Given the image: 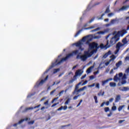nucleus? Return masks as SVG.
<instances>
[{"label": "nucleus", "instance_id": "1", "mask_svg": "<svg viewBox=\"0 0 129 129\" xmlns=\"http://www.w3.org/2000/svg\"><path fill=\"white\" fill-rule=\"evenodd\" d=\"M92 40V36L88 35L87 36L84 37L81 40L76 44H73V45H76L77 47H79L81 51H83L84 50V48H82V45L84 44V42H86V44H89V49L88 51H85L84 54L81 55V52H79V50H75L73 52V54H75L77 56V59H80L83 62L86 61L88 58H90L93 53H96L97 51V46L98 44L95 42H92L89 43L90 41Z\"/></svg>", "mask_w": 129, "mask_h": 129}, {"label": "nucleus", "instance_id": "2", "mask_svg": "<svg viewBox=\"0 0 129 129\" xmlns=\"http://www.w3.org/2000/svg\"><path fill=\"white\" fill-rule=\"evenodd\" d=\"M126 33H127V31H126L125 29H123L122 30H121L118 32L114 31L112 33V34L108 35V36H107V37L106 38V40H107V38H109V36H112L110 40V41L109 42L108 40H107V43L105 45H104L102 43L101 44L100 48L106 49L109 47H111V46H113L114 44H116V42H118V41H119V37H120V36L121 37L124 36V35H125Z\"/></svg>", "mask_w": 129, "mask_h": 129}, {"label": "nucleus", "instance_id": "3", "mask_svg": "<svg viewBox=\"0 0 129 129\" xmlns=\"http://www.w3.org/2000/svg\"><path fill=\"white\" fill-rule=\"evenodd\" d=\"M126 79V75L125 74H122V73H119L118 75L116 74L113 79L115 82H117V81L121 82V84H125L126 82L125 80Z\"/></svg>", "mask_w": 129, "mask_h": 129}, {"label": "nucleus", "instance_id": "4", "mask_svg": "<svg viewBox=\"0 0 129 129\" xmlns=\"http://www.w3.org/2000/svg\"><path fill=\"white\" fill-rule=\"evenodd\" d=\"M73 55V53H70L69 54H68L66 57L62 58L60 61H59V59H56V61L52 63V65L50 67L49 69H52V68H53V67H55V66H59V65L62 64V63H63V62H65V61H66V60H67L68 59H69V58H70V57H72V56Z\"/></svg>", "mask_w": 129, "mask_h": 129}, {"label": "nucleus", "instance_id": "5", "mask_svg": "<svg viewBox=\"0 0 129 129\" xmlns=\"http://www.w3.org/2000/svg\"><path fill=\"white\" fill-rule=\"evenodd\" d=\"M49 77V76H47L46 78L44 79V80L42 79L41 81H39L36 83V86L37 87H39L40 86H42L43 84L48 80V78Z\"/></svg>", "mask_w": 129, "mask_h": 129}, {"label": "nucleus", "instance_id": "6", "mask_svg": "<svg viewBox=\"0 0 129 129\" xmlns=\"http://www.w3.org/2000/svg\"><path fill=\"white\" fill-rule=\"evenodd\" d=\"M122 46H123V45H122V44L120 42H118L116 46V50L114 51V54L115 55H116L118 52L119 51V49H120V48H121V47H122Z\"/></svg>", "mask_w": 129, "mask_h": 129}, {"label": "nucleus", "instance_id": "7", "mask_svg": "<svg viewBox=\"0 0 129 129\" xmlns=\"http://www.w3.org/2000/svg\"><path fill=\"white\" fill-rule=\"evenodd\" d=\"M128 8H129V6H123L122 8L117 10L116 12H121L123 11H126V10H127Z\"/></svg>", "mask_w": 129, "mask_h": 129}, {"label": "nucleus", "instance_id": "8", "mask_svg": "<svg viewBox=\"0 0 129 129\" xmlns=\"http://www.w3.org/2000/svg\"><path fill=\"white\" fill-rule=\"evenodd\" d=\"M120 91H128L129 88L128 87H122L118 88Z\"/></svg>", "mask_w": 129, "mask_h": 129}, {"label": "nucleus", "instance_id": "9", "mask_svg": "<svg viewBox=\"0 0 129 129\" xmlns=\"http://www.w3.org/2000/svg\"><path fill=\"white\" fill-rule=\"evenodd\" d=\"M112 81V78H109V79H107V80H106L105 81H103L102 82V86H104V85H105V84H106V83H107V82H108L109 81Z\"/></svg>", "mask_w": 129, "mask_h": 129}, {"label": "nucleus", "instance_id": "10", "mask_svg": "<svg viewBox=\"0 0 129 129\" xmlns=\"http://www.w3.org/2000/svg\"><path fill=\"white\" fill-rule=\"evenodd\" d=\"M81 74V70H79L76 72V75L74 76V78H76V77L77 76H80Z\"/></svg>", "mask_w": 129, "mask_h": 129}, {"label": "nucleus", "instance_id": "11", "mask_svg": "<svg viewBox=\"0 0 129 129\" xmlns=\"http://www.w3.org/2000/svg\"><path fill=\"white\" fill-rule=\"evenodd\" d=\"M94 68V66L90 67L87 70V73L89 74V73H90L91 71H92V69Z\"/></svg>", "mask_w": 129, "mask_h": 129}, {"label": "nucleus", "instance_id": "12", "mask_svg": "<svg viewBox=\"0 0 129 129\" xmlns=\"http://www.w3.org/2000/svg\"><path fill=\"white\" fill-rule=\"evenodd\" d=\"M80 92H81V90L80 89H78L77 90L73 92L72 94H73V95H74L75 94V93H77V95L79 94V93H80Z\"/></svg>", "mask_w": 129, "mask_h": 129}, {"label": "nucleus", "instance_id": "13", "mask_svg": "<svg viewBox=\"0 0 129 129\" xmlns=\"http://www.w3.org/2000/svg\"><path fill=\"white\" fill-rule=\"evenodd\" d=\"M30 120V118L29 119L28 117H26L25 119H22L21 120L19 121L18 123H22V122H23V121H25V120H26V121H28V120Z\"/></svg>", "mask_w": 129, "mask_h": 129}, {"label": "nucleus", "instance_id": "14", "mask_svg": "<svg viewBox=\"0 0 129 129\" xmlns=\"http://www.w3.org/2000/svg\"><path fill=\"white\" fill-rule=\"evenodd\" d=\"M122 43H123V46H124V45H126V44H127V39L126 38H124L122 41Z\"/></svg>", "mask_w": 129, "mask_h": 129}, {"label": "nucleus", "instance_id": "15", "mask_svg": "<svg viewBox=\"0 0 129 129\" xmlns=\"http://www.w3.org/2000/svg\"><path fill=\"white\" fill-rule=\"evenodd\" d=\"M117 21V19H112L111 20V21L110 22L111 25H114L115 23H116V21Z\"/></svg>", "mask_w": 129, "mask_h": 129}, {"label": "nucleus", "instance_id": "16", "mask_svg": "<svg viewBox=\"0 0 129 129\" xmlns=\"http://www.w3.org/2000/svg\"><path fill=\"white\" fill-rule=\"evenodd\" d=\"M109 86H110L111 87H116V83H114V82H110V83H109Z\"/></svg>", "mask_w": 129, "mask_h": 129}, {"label": "nucleus", "instance_id": "17", "mask_svg": "<svg viewBox=\"0 0 129 129\" xmlns=\"http://www.w3.org/2000/svg\"><path fill=\"white\" fill-rule=\"evenodd\" d=\"M120 100V96L119 95H117L115 101L116 102H118Z\"/></svg>", "mask_w": 129, "mask_h": 129}, {"label": "nucleus", "instance_id": "18", "mask_svg": "<svg viewBox=\"0 0 129 129\" xmlns=\"http://www.w3.org/2000/svg\"><path fill=\"white\" fill-rule=\"evenodd\" d=\"M110 54H111V51L109 50L108 52L105 54V55L103 56V58H106V57H107L108 55H110Z\"/></svg>", "mask_w": 129, "mask_h": 129}, {"label": "nucleus", "instance_id": "19", "mask_svg": "<svg viewBox=\"0 0 129 129\" xmlns=\"http://www.w3.org/2000/svg\"><path fill=\"white\" fill-rule=\"evenodd\" d=\"M77 78H74V79L71 80L69 81V84H72L74 81H75V80H77Z\"/></svg>", "mask_w": 129, "mask_h": 129}, {"label": "nucleus", "instance_id": "20", "mask_svg": "<svg viewBox=\"0 0 129 129\" xmlns=\"http://www.w3.org/2000/svg\"><path fill=\"white\" fill-rule=\"evenodd\" d=\"M31 109H33V107L26 108L24 111H23V112H26V111H28V110H31Z\"/></svg>", "mask_w": 129, "mask_h": 129}, {"label": "nucleus", "instance_id": "21", "mask_svg": "<svg viewBox=\"0 0 129 129\" xmlns=\"http://www.w3.org/2000/svg\"><path fill=\"white\" fill-rule=\"evenodd\" d=\"M83 30V29H81V30H79L78 32H77V33L75 35V37H78L79 35H80V33H81V32H82Z\"/></svg>", "mask_w": 129, "mask_h": 129}, {"label": "nucleus", "instance_id": "22", "mask_svg": "<svg viewBox=\"0 0 129 129\" xmlns=\"http://www.w3.org/2000/svg\"><path fill=\"white\" fill-rule=\"evenodd\" d=\"M110 61H114V59L116 58V56H115L114 55H112L110 57Z\"/></svg>", "mask_w": 129, "mask_h": 129}, {"label": "nucleus", "instance_id": "23", "mask_svg": "<svg viewBox=\"0 0 129 129\" xmlns=\"http://www.w3.org/2000/svg\"><path fill=\"white\" fill-rule=\"evenodd\" d=\"M122 63V62L121 61H119L118 62L116 63V67L118 68L120 66H121V64Z\"/></svg>", "mask_w": 129, "mask_h": 129}, {"label": "nucleus", "instance_id": "24", "mask_svg": "<svg viewBox=\"0 0 129 129\" xmlns=\"http://www.w3.org/2000/svg\"><path fill=\"white\" fill-rule=\"evenodd\" d=\"M60 71V69H55L53 70V74H56V73H57V72H59Z\"/></svg>", "mask_w": 129, "mask_h": 129}, {"label": "nucleus", "instance_id": "25", "mask_svg": "<svg viewBox=\"0 0 129 129\" xmlns=\"http://www.w3.org/2000/svg\"><path fill=\"white\" fill-rule=\"evenodd\" d=\"M85 89H87V86H84L81 88H80V90H81V91H84V90H85Z\"/></svg>", "mask_w": 129, "mask_h": 129}, {"label": "nucleus", "instance_id": "26", "mask_svg": "<svg viewBox=\"0 0 129 129\" xmlns=\"http://www.w3.org/2000/svg\"><path fill=\"white\" fill-rule=\"evenodd\" d=\"M113 16H114V13H109L108 14V17L109 18H110L111 17H113Z\"/></svg>", "mask_w": 129, "mask_h": 129}, {"label": "nucleus", "instance_id": "27", "mask_svg": "<svg viewBox=\"0 0 129 129\" xmlns=\"http://www.w3.org/2000/svg\"><path fill=\"white\" fill-rule=\"evenodd\" d=\"M96 34H98L99 35H104V34H105V32L99 31V32H98Z\"/></svg>", "mask_w": 129, "mask_h": 129}, {"label": "nucleus", "instance_id": "28", "mask_svg": "<svg viewBox=\"0 0 129 129\" xmlns=\"http://www.w3.org/2000/svg\"><path fill=\"white\" fill-rule=\"evenodd\" d=\"M100 30V28L98 27L95 29H94L93 30H91V32H97V31H99Z\"/></svg>", "mask_w": 129, "mask_h": 129}, {"label": "nucleus", "instance_id": "29", "mask_svg": "<svg viewBox=\"0 0 129 129\" xmlns=\"http://www.w3.org/2000/svg\"><path fill=\"white\" fill-rule=\"evenodd\" d=\"M70 100L71 99L69 98L64 103L65 105H67V104H69L70 103Z\"/></svg>", "mask_w": 129, "mask_h": 129}, {"label": "nucleus", "instance_id": "30", "mask_svg": "<svg viewBox=\"0 0 129 129\" xmlns=\"http://www.w3.org/2000/svg\"><path fill=\"white\" fill-rule=\"evenodd\" d=\"M124 106H125V105H124L120 106L118 108V111H120L122 109V108L124 107Z\"/></svg>", "mask_w": 129, "mask_h": 129}, {"label": "nucleus", "instance_id": "31", "mask_svg": "<svg viewBox=\"0 0 129 129\" xmlns=\"http://www.w3.org/2000/svg\"><path fill=\"white\" fill-rule=\"evenodd\" d=\"M78 89H79V85L77 84V85L75 86V88L74 91H76V90Z\"/></svg>", "mask_w": 129, "mask_h": 129}, {"label": "nucleus", "instance_id": "32", "mask_svg": "<svg viewBox=\"0 0 129 129\" xmlns=\"http://www.w3.org/2000/svg\"><path fill=\"white\" fill-rule=\"evenodd\" d=\"M94 99H95V103H98V101H97V96H95L94 97Z\"/></svg>", "mask_w": 129, "mask_h": 129}, {"label": "nucleus", "instance_id": "33", "mask_svg": "<svg viewBox=\"0 0 129 129\" xmlns=\"http://www.w3.org/2000/svg\"><path fill=\"white\" fill-rule=\"evenodd\" d=\"M64 90H62L58 94V95H59V97H60V96H61V95H62V94H63V93H64Z\"/></svg>", "mask_w": 129, "mask_h": 129}, {"label": "nucleus", "instance_id": "34", "mask_svg": "<svg viewBox=\"0 0 129 129\" xmlns=\"http://www.w3.org/2000/svg\"><path fill=\"white\" fill-rule=\"evenodd\" d=\"M100 84H99V83H97L96 84V88H97L98 89H99V88H100Z\"/></svg>", "mask_w": 129, "mask_h": 129}, {"label": "nucleus", "instance_id": "35", "mask_svg": "<svg viewBox=\"0 0 129 129\" xmlns=\"http://www.w3.org/2000/svg\"><path fill=\"white\" fill-rule=\"evenodd\" d=\"M108 13H110V10H109V8H107L105 12V14H106Z\"/></svg>", "mask_w": 129, "mask_h": 129}, {"label": "nucleus", "instance_id": "36", "mask_svg": "<svg viewBox=\"0 0 129 129\" xmlns=\"http://www.w3.org/2000/svg\"><path fill=\"white\" fill-rule=\"evenodd\" d=\"M104 110H105V112H107V111H108L109 110V107H105Z\"/></svg>", "mask_w": 129, "mask_h": 129}, {"label": "nucleus", "instance_id": "37", "mask_svg": "<svg viewBox=\"0 0 129 129\" xmlns=\"http://www.w3.org/2000/svg\"><path fill=\"white\" fill-rule=\"evenodd\" d=\"M32 96H33V93H31L28 94V95L27 96V98H31V97H32Z\"/></svg>", "mask_w": 129, "mask_h": 129}, {"label": "nucleus", "instance_id": "38", "mask_svg": "<svg viewBox=\"0 0 129 129\" xmlns=\"http://www.w3.org/2000/svg\"><path fill=\"white\" fill-rule=\"evenodd\" d=\"M101 3L100 2H96V3L94 4V7H95L96 6H99V5H100Z\"/></svg>", "mask_w": 129, "mask_h": 129}, {"label": "nucleus", "instance_id": "39", "mask_svg": "<svg viewBox=\"0 0 129 129\" xmlns=\"http://www.w3.org/2000/svg\"><path fill=\"white\" fill-rule=\"evenodd\" d=\"M88 82V81H85L83 84H82V86H84V85H86V84H87V83Z\"/></svg>", "mask_w": 129, "mask_h": 129}, {"label": "nucleus", "instance_id": "40", "mask_svg": "<svg viewBox=\"0 0 129 129\" xmlns=\"http://www.w3.org/2000/svg\"><path fill=\"white\" fill-rule=\"evenodd\" d=\"M94 86H95V83H94L92 85L88 86V87H94Z\"/></svg>", "mask_w": 129, "mask_h": 129}, {"label": "nucleus", "instance_id": "41", "mask_svg": "<svg viewBox=\"0 0 129 129\" xmlns=\"http://www.w3.org/2000/svg\"><path fill=\"white\" fill-rule=\"evenodd\" d=\"M105 15V14H102L101 18H99L98 20H103V18H102V17H103V16H104Z\"/></svg>", "mask_w": 129, "mask_h": 129}, {"label": "nucleus", "instance_id": "42", "mask_svg": "<svg viewBox=\"0 0 129 129\" xmlns=\"http://www.w3.org/2000/svg\"><path fill=\"white\" fill-rule=\"evenodd\" d=\"M100 38H101V36H95L94 37V39H100Z\"/></svg>", "mask_w": 129, "mask_h": 129}, {"label": "nucleus", "instance_id": "43", "mask_svg": "<svg viewBox=\"0 0 129 129\" xmlns=\"http://www.w3.org/2000/svg\"><path fill=\"white\" fill-rule=\"evenodd\" d=\"M112 110H116V106H114L113 107H112Z\"/></svg>", "mask_w": 129, "mask_h": 129}, {"label": "nucleus", "instance_id": "44", "mask_svg": "<svg viewBox=\"0 0 129 129\" xmlns=\"http://www.w3.org/2000/svg\"><path fill=\"white\" fill-rule=\"evenodd\" d=\"M93 79H94V76H90V80H93Z\"/></svg>", "mask_w": 129, "mask_h": 129}, {"label": "nucleus", "instance_id": "45", "mask_svg": "<svg viewBox=\"0 0 129 129\" xmlns=\"http://www.w3.org/2000/svg\"><path fill=\"white\" fill-rule=\"evenodd\" d=\"M55 91H56V90H54L53 91H51L50 92V95H53L54 93H55Z\"/></svg>", "mask_w": 129, "mask_h": 129}, {"label": "nucleus", "instance_id": "46", "mask_svg": "<svg viewBox=\"0 0 129 129\" xmlns=\"http://www.w3.org/2000/svg\"><path fill=\"white\" fill-rule=\"evenodd\" d=\"M125 73H126L127 74H128V73H129V67L127 69H126Z\"/></svg>", "mask_w": 129, "mask_h": 129}, {"label": "nucleus", "instance_id": "47", "mask_svg": "<svg viewBox=\"0 0 129 129\" xmlns=\"http://www.w3.org/2000/svg\"><path fill=\"white\" fill-rule=\"evenodd\" d=\"M94 74L96 75V74H99V71L97 70V72H95Z\"/></svg>", "mask_w": 129, "mask_h": 129}, {"label": "nucleus", "instance_id": "48", "mask_svg": "<svg viewBox=\"0 0 129 129\" xmlns=\"http://www.w3.org/2000/svg\"><path fill=\"white\" fill-rule=\"evenodd\" d=\"M95 28V26H91L90 27H89V30H92V29H94Z\"/></svg>", "mask_w": 129, "mask_h": 129}, {"label": "nucleus", "instance_id": "49", "mask_svg": "<svg viewBox=\"0 0 129 129\" xmlns=\"http://www.w3.org/2000/svg\"><path fill=\"white\" fill-rule=\"evenodd\" d=\"M59 103V102H57V103H54L53 104L52 106L51 107H54V106H56V105H57V104H58Z\"/></svg>", "mask_w": 129, "mask_h": 129}, {"label": "nucleus", "instance_id": "50", "mask_svg": "<svg viewBox=\"0 0 129 129\" xmlns=\"http://www.w3.org/2000/svg\"><path fill=\"white\" fill-rule=\"evenodd\" d=\"M104 104H105V102H103L101 104L100 107H103V106H104Z\"/></svg>", "mask_w": 129, "mask_h": 129}, {"label": "nucleus", "instance_id": "51", "mask_svg": "<svg viewBox=\"0 0 129 129\" xmlns=\"http://www.w3.org/2000/svg\"><path fill=\"white\" fill-rule=\"evenodd\" d=\"M44 104L45 105H48L49 104V101H47L46 102H44Z\"/></svg>", "mask_w": 129, "mask_h": 129}, {"label": "nucleus", "instance_id": "52", "mask_svg": "<svg viewBox=\"0 0 129 129\" xmlns=\"http://www.w3.org/2000/svg\"><path fill=\"white\" fill-rule=\"evenodd\" d=\"M62 109H63V106H61L60 108L57 109V110L60 111V110H62Z\"/></svg>", "mask_w": 129, "mask_h": 129}, {"label": "nucleus", "instance_id": "53", "mask_svg": "<svg viewBox=\"0 0 129 129\" xmlns=\"http://www.w3.org/2000/svg\"><path fill=\"white\" fill-rule=\"evenodd\" d=\"M105 104L107 106H108V105H109V101H107L105 102Z\"/></svg>", "mask_w": 129, "mask_h": 129}, {"label": "nucleus", "instance_id": "54", "mask_svg": "<svg viewBox=\"0 0 129 129\" xmlns=\"http://www.w3.org/2000/svg\"><path fill=\"white\" fill-rule=\"evenodd\" d=\"M77 98H78V96H75L73 98V99H74V100H76V99H77Z\"/></svg>", "mask_w": 129, "mask_h": 129}, {"label": "nucleus", "instance_id": "55", "mask_svg": "<svg viewBox=\"0 0 129 129\" xmlns=\"http://www.w3.org/2000/svg\"><path fill=\"white\" fill-rule=\"evenodd\" d=\"M109 26H111V24L110 23H110L106 24V27H109Z\"/></svg>", "mask_w": 129, "mask_h": 129}, {"label": "nucleus", "instance_id": "56", "mask_svg": "<svg viewBox=\"0 0 129 129\" xmlns=\"http://www.w3.org/2000/svg\"><path fill=\"white\" fill-rule=\"evenodd\" d=\"M28 124H33V120H31L30 121H29L28 122Z\"/></svg>", "mask_w": 129, "mask_h": 129}, {"label": "nucleus", "instance_id": "57", "mask_svg": "<svg viewBox=\"0 0 129 129\" xmlns=\"http://www.w3.org/2000/svg\"><path fill=\"white\" fill-rule=\"evenodd\" d=\"M113 101V98H111L109 99V102H112Z\"/></svg>", "mask_w": 129, "mask_h": 129}, {"label": "nucleus", "instance_id": "58", "mask_svg": "<svg viewBox=\"0 0 129 129\" xmlns=\"http://www.w3.org/2000/svg\"><path fill=\"white\" fill-rule=\"evenodd\" d=\"M63 109L64 110H66V109H67V106H64L63 107Z\"/></svg>", "mask_w": 129, "mask_h": 129}, {"label": "nucleus", "instance_id": "59", "mask_svg": "<svg viewBox=\"0 0 129 129\" xmlns=\"http://www.w3.org/2000/svg\"><path fill=\"white\" fill-rule=\"evenodd\" d=\"M108 116H111L112 115V113L111 112H110V113L108 114Z\"/></svg>", "mask_w": 129, "mask_h": 129}, {"label": "nucleus", "instance_id": "60", "mask_svg": "<svg viewBox=\"0 0 129 129\" xmlns=\"http://www.w3.org/2000/svg\"><path fill=\"white\" fill-rule=\"evenodd\" d=\"M85 77H86V75H85L84 76L82 77L81 78V79H84V78H85Z\"/></svg>", "mask_w": 129, "mask_h": 129}, {"label": "nucleus", "instance_id": "61", "mask_svg": "<svg viewBox=\"0 0 129 129\" xmlns=\"http://www.w3.org/2000/svg\"><path fill=\"white\" fill-rule=\"evenodd\" d=\"M123 121H124V120H121L119 121V123H122V122H123Z\"/></svg>", "mask_w": 129, "mask_h": 129}, {"label": "nucleus", "instance_id": "62", "mask_svg": "<svg viewBox=\"0 0 129 129\" xmlns=\"http://www.w3.org/2000/svg\"><path fill=\"white\" fill-rule=\"evenodd\" d=\"M20 123H15L14 125H13V126H17L18 125V124H20Z\"/></svg>", "mask_w": 129, "mask_h": 129}, {"label": "nucleus", "instance_id": "63", "mask_svg": "<svg viewBox=\"0 0 129 129\" xmlns=\"http://www.w3.org/2000/svg\"><path fill=\"white\" fill-rule=\"evenodd\" d=\"M108 21H109V19H104V22H108Z\"/></svg>", "mask_w": 129, "mask_h": 129}, {"label": "nucleus", "instance_id": "64", "mask_svg": "<svg viewBox=\"0 0 129 129\" xmlns=\"http://www.w3.org/2000/svg\"><path fill=\"white\" fill-rule=\"evenodd\" d=\"M105 65H106V66H108V65H109V62H106Z\"/></svg>", "mask_w": 129, "mask_h": 129}]
</instances>
